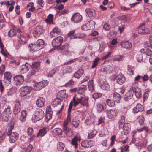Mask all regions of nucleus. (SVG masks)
Here are the masks:
<instances>
[{
	"label": "nucleus",
	"mask_w": 152,
	"mask_h": 152,
	"mask_svg": "<svg viewBox=\"0 0 152 152\" xmlns=\"http://www.w3.org/2000/svg\"><path fill=\"white\" fill-rule=\"evenodd\" d=\"M30 67V65L28 63H26L25 64L22 65L20 67L21 73L26 72Z\"/></svg>",
	"instance_id": "obj_20"
},
{
	"label": "nucleus",
	"mask_w": 152,
	"mask_h": 152,
	"mask_svg": "<svg viewBox=\"0 0 152 152\" xmlns=\"http://www.w3.org/2000/svg\"><path fill=\"white\" fill-rule=\"evenodd\" d=\"M96 104V109L98 112L101 113L104 110V107L103 104L99 102L97 103Z\"/></svg>",
	"instance_id": "obj_36"
},
{
	"label": "nucleus",
	"mask_w": 152,
	"mask_h": 152,
	"mask_svg": "<svg viewBox=\"0 0 152 152\" xmlns=\"http://www.w3.org/2000/svg\"><path fill=\"white\" fill-rule=\"evenodd\" d=\"M47 83L45 81L37 83L34 85V89L35 90H40L47 85Z\"/></svg>",
	"instance_id": "obj_7"
},
{
	"label": "nucleus",
	"mask_w": 152,
	"mask_h": 152,
	"mask_svg": "<svg viewBox=\"0 0 152 152\" xmlns=\"http://www.w3.org/2000/svg\"><path fill=\"white\" fill-rule=\"evenodd\" d=\"M86 89V86H83L80 87L78 90V93L82 94L85 91Z\"/></svg>",
	"instance_id": "obj_56"
},
{
	"label": "nucleus",
	"mask_w": 152,
	"mask_h": 152,
	"mask_svg": "<svg viewBox=\"0 0 152 152\" xmlns=\"http://www.w3.org/2000/svg\"><path fill=\"white\" fill-rule=\"evenodd\" d=\"M44 115V113L43 111L40 109H37L33 115L32 120L33 122H35L42 119Z\"/></svg>",
	"instance_id": "obj_1"
},
{
	"label": "nucleus",
	"mask_w": 152,
	"mask_h": 152,
	"mask_svg": "<svg viewBox=\"0 0 152 152\" xmlns=\"http://www.w3.org/2000/svg\"><path fill=\"white\" fill-rule=\"evenodd\" d=\"M96 134V131L95 130L92 131L91 133L88 134V138L91 139L93 138L95 136Z\"/></svg>",
	"instance_id": "obj_58"
},
{
	"label": "nucleus",
	"mask_w": 152,
	"mask_h": 152,
	"mask_svg": "<svg viewBox=\"0 0 152 152\" xmlns=\"http://www.w3.org/2000/svg\"><path fill=\"white\" fill-rule=\"evenodd\" d=\"M88 100V98L85 97H83L82 96V99L81 100L80 103L83 105L88 107H89Z\"/></svg>",
	"instance_id": "obj_30"
},
{
	"label": "nucleus",
	"mask_w": 152,
	"mask_h": 152,
	"mask_svg": "<svg viewBox=\"0 0 152 152\" xmlns=\"http://www.w3.org/2000/svg\"><path fill=\"white\" fill-rule=\"evenodd\" d=\"M27 133L28 135H32L34 133L33 129L31 127L28 128L27 131Z\"/></svg>",
	"instance_id": "obj_63"
},
{
	"label": "nucleus",
	"mask_w": 152,
	"mask_h": 152,
	"mask_svg": "<svg viewBox=\"0 0 152 152\" xmlns=\"http://www.w3.org/2000/svg\"><path fill=\"white\" fill-rule=\"evenodd\" d=\"M83 72V69H80L75 73L74 77L76 78H79L82 75Z\"/></svg>",
	"instance_id": "obj_29"
},
{
	"label": "nucleus",
	"mask_w": 152,
	"mask_h": 152,
	"mask_svg": "<svg viewBox=\"0 0 152 152\" xmlns=\"http://www.w3.org/2000/svg\"><path fill=\"white\" fill-rule=\"evenodd\" d=\"M82 99V95H76L75 97H74L73 98V106H76L79 103H80L81 100Z\"/></svg>",
	"instance_id": "obj_16"
},
{
	"label": "nucleus",
	"mask_w": 152,
	"mask_h": 152,
	"mask_svg": "<svg viewBox=\"0 0 152 152\" xmlns=\"http://www.w3.org/2000/svg\"><path fill=\"white\" fill-rule=\"evenodd\" d=\"M63 41L62 37L61 36H59L53 40L52 44L54 47L58 48L61 45Z\"/></svg>",
	"instance_id": "obj_4"
},
{
	"label": "nucleus",
	"mask_w": 152,
	"mask_h": 152,
	"mask_svg": "<svg viewBox=\"0 0 152 152\" xmlns=\"http://www.w3.org/2000/svg\"><path fill=\"white\" fill-rule=\"evenodd\" d=\"M14 80L16 85L20 86L23 83L24 78L22 75H19L15 76Z\"/></svg>",
	"instance_id": "obj_6"
},
{
	"label": "nucleus",
	"mask_w": 152,
	"mask_h": 152,
	"mask_svg": "<svg viewBox=\"0 0 152 152\" xmlns=\"http://www.w3.org/2000/svg\"><path fill=\"white\" fill-rule=\"evenodd\" d=\"M81 145L82 147L85 148L91 147L93 145V142L92 141L87 140L82 141L81 143Z\"/></svg>",
	"instance_id": "obj_18"
},
{
	"label": "nucleus",
	"mask_w": 152,
	"mask_h": 152,
	"mask_svg": "<svg viewBox=\"0 0 152 152\" xmlns=\"http://www.w3.org/2000/svg\"><path fill=\"white\" fill-rule=\"evenodd\" d=\"M45 101L44 98L42 97H39L36 101V104L38 107H41L44 105Z\"/></svg>",
	"instance_id": "obj_26"
},
{
	"label": "nucleus",
	"mask_w": 152,
	"mask_h": 152,
	"mask_svg": "<svg viewBox=\"0 0 152 152\" xmlns=\"http://www.w3.org/2000/svg\"><path fill=\"white\" fill-rule=\"evenodd\" d=\"M18 37L19 38L18 40L20 43L24 44L26 42V38L24 36L22 35H18Z\"/></svg>",
	"instance_id": "obj_37"
},
{
	"label": "nucleus",
	"mask_w": 152,
	"mask_h": 152,
	"mask_svg": "<svg viewBox=\"0 0 152 152\" xmlns=\"http://www.w3.org/2000/svg\"><path fill=\"white\" fill-rule=\"evenodd\" d=\"M88 85L89 90L91 91H93L94 89V86L93 80H90L88 82Z\"/></svg>",
	"instance_id": "obj_44"
},
{
	"label": "nucleus",
	"mask_w": 152,
	"mask_h": 152,
	"mask_svg": "<svg viewBox=\"0 0 152 152\" xmlns=\"http://www.w3.org/2000/svg\"><path fill=\"white\" fill-rule=\"evenodd\" d=\"M101 87L103 90H107L109 88V86L107 82L104 80L101 81Z\"/></svg>",
	"instance_id": "obj_22"
},
{
	"label": "nucleus",
	"mask_w": 152,
	"mask_h": 152,
	"mask_svg": "<svg viewBox=\"0 0 152 152\" xmlns=\"http://www.w3.org/2000/svg\"><path fill=\"white\" fill-rule=\"evenodd\" d=\"M143 110L144 108L143 105L140 104L138 103L136 106L133 108V112L134 113H136L141 112Z\"/></svg>",
	"instance_id": "obj_13"
},
{
	"label": "nucleus",
	"mask_w": 152,
	"mask_h": 152,
	"mask_svg": "<svg viewBox=\"0 0 152 152\" xmlns=\"http://www.w3.org/2000/svg\"><path fill=\"white\" fill-rule=\"evenodd\" d=\"M58 95L62 98H65L67 96L66 90H63L60 91L58 93Z\"/></svg>",
	"instance_id": "obj_43"
},
{
	"label": "nucleus",
	"mask_w": 152,
	"mask_h": 152,
	"mask_svg": "<svg viewBox=\"0 0 152 152\" xmlns=\"http://www.w3.org/2000/svg\"><path fill=\"white\" fill-rule=\"evenodd\" d=\"M131 125L128 123L124 124L123 126V129L124 134L125 135H127L129 132L130 130Z\"/></svg>",
	"instance_id": "obj_21"
},
{
	"label": "nucleus",
	"mask_w": 152,
	"mask_h": 152,
	"mask_svg": "<svg viewBox=\"0 0 152 152\" xmlns=\"http://www.w3.org/2000/svg\"><path fill=\"white\" fill-rule=\"evenodd\" d=\"M86 11L90 17L94 18L96 16V12L93 9H86Z\"/></svg>",
	"instance_id": "obj_27"
},
{
	"label": "nucleus",
	"mask_w": 152,
	"mask_h": 152,
	"mask_svg": "<svg viewBox=\"0 0 152 152\" xmlns=\"http://www.w3.org/2000/svg\"><path fill=\"white\" fill-rule=\"evenodd\" d=\"M134 94V90L132 88H131L124 96V99L125 101H128L131 99Z\"/></svg>",
	"instance_id": "obj_15"
},
{
	"label": "nucleus",
	"mask_w": 152,
	"mask_h": 152,
	"mask_svg": "<svg viewBox=\"0 0 152 152\" xmlns=\"http://www.w3.org/2000/svg\"><path fill=\"white\" fill-rule=\"evenodd\" d=\"M5 113L6 115H9V117L10 118L12 113V111L11 110V107L8 106L7 107L5 108L4 111L3 112V113Z\"/></svg>",
	"instance_id": "obj_41"
},
{
	"label": "nucleus",
	"mask_w": 152,
	"mask_h": 152,
	"mask_svg": "<svg viewBox=\"0 0 152 152\" xmlns=\"http://www.w3.org/2000/svg\"><path fill=\"white\" fill-rule=\"evenodd\" d=\"M53 15L50 14L48 16L47 18L45 20V21L48 24H51L53 22Z\"/></svg>",
	"instance_id": "obj_33"
},
{
	"label": "nucleus",
	"mask_w": 152,
	"mask_h": 152,
	"mask_svg": "<svg viewBox=\"0 0 152 152\" xmlns=\"http://www.w3.org/2000/svg\"><path fill=\"white\" fill-rule=\"evenodd\" d=\"M37 72V71L34 69V68L31 67L30 70L28 73V75L29 76H31L35 74L36 72Z\"/></svg>",
	"instance_id": "obj_57"
},
{
	"label": "nucleus",
	"mask_w": 152,
	"mask_h": 152,
	"mask_svg": "<svg viewBox=\"0 0 152 152\" xmlns=\"http://www.w3.org/2000/svg\"><path fill=\"white\" fill-rule=\"evenodd\" d=\"M81 139L80 136L78 135H77L75 136L72 139L71 143L75 148H77L78 146V142L80 141Z\"/></svg>",
	"instance_id": "obj_8"
},
{
	"label": "nucleus",
	"mask_w": 152,
	"mask_h": 152,
	"mask_svg": "<svg viewBox=\"0 0 152 152\" xmlns=\"http://www.w3.org/2000/svg\"><path fill=\"white\" fill-rule=\"evenodd\" d=\"M15 35V32L14 29L10 30L8 32V36L9 37H12Z\"/></svg>",
	"instance_id": "obj_61"
},
{
	"label": "nucleus",
	"mask_w": 152,
	"mask_h": 152,
	"mask_svg": "<svg viewBox=\"0 0 152 152\" xmlns=\"http://www.w3.org/2000/svg\"><path fill=\"white\" fill-rule=\"evenodd\" d=\"M55 69H53L52 70L50 71L49 72L48 74V76L49 77H52L53 75L55 74V72H56Z\"/></svg>",
	"instance_id": "obj_62"
},
{
	"label": "nucleus",
	"mask_w": 152,
	"mask_h": 152,
	"mask_svg": "<svg viewBox=\"0 0 152 152\" xmlns=\"http://www.w3.org/2000/svg\"><path fill=\"white\" fill-rule=\"evenodd\" d=\"M32 88L28 86L22 87L19 90L20 95V96L23 97L29 94L32 91Z\"/></svg>",
	"instance_id": "obj_2"
},
{
	"label": "nucleus",
	"mask_w": 152,
	"mask_h": 152,
	"mask_svg": "<svg viewBox=\"0 0 152 152\" xmlns=\"http://www.w3.org/2000/svg\"><path fill=\"white\" fill-rule=\"evenodd\" d=\"M52 112H50V113L46 112L45 118H46L48 120H50L52 117Z\"/></svg>",
	"instance_id": "obj_59"
},
{
	"label": "nucleus",
	"mask_w": 152,
	"mask_h": 152,
	"mask_svg": "<svg viewBox=\"0 0 152 152\" xmlns=\"http://www.w3.org/2000/svg\"><path fill=\"white\" fill-rule=\"evenodd\" d=\"M135 94L137 98H139L141 96V90L139 88H137L135 89Z\"/></svg>",
	"instance_id": "obj_47"
},
{
	"label": "nucleus",
	"mask_w": 152,
	"mask_h": 152,
	"mask_svg": "<svg viewBox=\"0 0 152 152\" xmlns=\"http://www.w3.org/2000/svg\"><path fill=\"white\" fill-rule=\"evenodd\" d=\"M124 56L123 55H118L115 56L113 59V61H119L122 60Z\"/></svg>",
	"instance_id": "obj_49"
},
{
	"label": "nucleus",
	"mask_w": 152,
	"mask_h": 152,
	"mask_svg": "<svg viewBox=\"0 0 152 152\" xmlns=\"http://www.w3.org/2000/svg\"><path fill=\"white\" fill-rule=\"evenodd\" d=\"M80 122L76 117H74L73 119L72 124L75 127L77 128Z\"/></svg>",
	"instance_id": "obj_39"
},
{
	"label": "nucleus",
	"mask_w": 152,
	"mask_h": 152,
	"mask_svg": "<svg viewBox=\"0 0 152 152\" xmlns=\"http://www.w3.org/2000/svg\"><path fill=\"white\" fill-rule=\"evenodd\" d=\"M95 24V22L93 21H90L87 22V25L88 26L89 30L92 29L94 28Z\"/></svg>",
	"instance_id": "obj_50"
},
{
	"label": "nucleus",
	"mask_w": 152,
	"mask_h": 152,
	"mask_svg": "<svg viewBox=\"0 0 152 152\" xmlns=\"http://www.w3.org/2000/svg\"><path fill=\"white\" fill-rule=\"evenodd\" d=\"M138 32L140 34H148L150 32V29L145 26H140L139 27L138 29Z\"/></svg>",
	"instance_id": "obj_9"
},
{
	"label": "nucleus",
	"mask_w": 152,
	"mask_h": 152,
	"mask_svg": "<svg viewBox=\"0 0 152 152\" xmlns=\"http://www.w3.org/2000/svg\"><path fill=\"white\" fill-rule=\"evenodd\" d=\"M67 122H63V131L66 134H67L69 133H72L73 131L72 129L68 126Z\"/></svg>",
	"instance_id": "obj_12"
},
{
	"label": "nucleus",
	"mask_w": 152,
	"mask_h": 152,
	"mask_svg": "<svg viewBox=\"0 0 152 152\" xmlns=\"http://www.w3.org/2000/svg\"><path fill=\"white\" fill-rule=\"evenodd\" d=\"M142 53L145 54L148 56H151L152 55V51L149 49L146 48L142 49L140 50Z\"/></svg>",
	"instance_id": "obj_35"
},
{
	"label": "nucleus",
	"mask_w": 152,
	"mask_h": 152,
	"mask_svg": "<svg viewBox=\"0 0 152 152\" xmlns=\"http://www.w3.org/2000/svg\"><path fill=\"white\" fill-rule=\"evenodd\" d=\"M125 117L124 116H121V119L118 122L119 125V128H122L124 124H125Z\"/></svg>",
	"instance_id": "obj_38"
},
{
	"label": "nucleus",
	"mask_w": 152,
	"mask_h": 152,
	"mask_svg": "<svg viewBox=\"0 0 152 152\" xmlns=\"http://www.w3.org/2000/svg\"><path fill=\"white\" fill-rule=\"evenodd\" d=\"M102 94L100 93L96 92L94 93L92 95V98L95 100L98 99L102 96Z\"/></svg>",
	"instance_id": "obj_54"
},
{
	"label": "nucleus",
	"mask_w": 152,
	"mask_h": 152,
	"mask_svg": "<svg viewBox=\"0 0 152 152\" xmlns=\"http://www.w3.org/2000/svg\"><path fill=\"white\" fill-rule=\"evenodd\" d=\"M114 69V68L113 66L108 65L106 67L107 73L112 72Z\"/></svg>",
	"instance_id": "obj_53"
},
{
	"label": "nucleus",
	"mask_w": 152,
	"mask_h": 152,
	"mask_svg": "<svg viewBox=\"0 0 152 152\" xmlns=\"http://www.w3.org/2000/svg\"><path fill=\"white\" fill-rule=\"evenodd\" d=\"M12 77V75L10 72H6L4 74V82H7L10 83L11 81V79Z\"/></svg>",
	"instance_id": "obj_23"
},
{
	"label": "nucleus",
	"mask_w": 152,
	"mask_h": 152,
	"mask_svg": "<svg viewBox=\"0 0 152 152\" xmlns=\"http://www.w3.org/2000/svg\"><path fill=\"white\" fill-rule=\"evenodd\" d=\"M61 99L57 98L54 99L53 102L56 105L59 104L61 103Z\"/></svg>",
	"instance_id": "obj_64"
},
{
	"label": "nucleus",
	"mask_w": 152,
	"mask_h": 152,
	"mask_svg": "<svg viewBox=\"0 0 152 152\" xmlns=\"http://www.w3.org/2000/svg\"><path fill=\"white\" fill-rule=\"evenodd\" d=\"M82 18V16L79 13L74 14L71 18L72 21L75 23H77L81 21Z\"/></svg>",
	"instance_id": "obj_11"
},
{
	"label": "nucleus",
	"mask_w": 152,
	"mask_h": 152,
	"mask_svg": "<svg viewBox=\"0 0 152 152\" xmlns=\"http://www.w3.org/2000/svg\"><path fill=\"white\" fill-rule=\"evenodd\" d=\"M48 130V128L46 127H44L40 129L37 134V137H38L39 136L43 137L45 134Z\"/></svg>",
	"instance_id": "obj_24"
},
{
	"label": "nucleus",
	"mask_w": 152,
	"mask_h": 152,
	"mask_svg": "<svg viewBox=\"0 0 152 152\" xmlns=\"http://www.w3.org/2000/svg\"><path fill=\"white\" fill-rule=\"evenodd\" d=\"M64 147L65 145L62 142H59L58 143L57 148L59 151H62L64 149Z\"/></svg>",
	"instance_id": "obj_51"
},
{
	"label": "nucleus",
	"mask_w": 152,
	"mask_h": 152,
	"mask_svg": "<svg viewBox=\"0 0 152 152\" xmlns=\"http://www.w3.org/2000/svg\"><path fill=\"white\" fill-rule=\"evenodd\" d=\"M62 129L60 128H56L53 130V134L55 135H61L62 134Z\"/></svg>",
	"instance_id": "obj_31"
},
{
	"label": "nucleus",
	"mask_w": 152,
	"mask_h": 152,
	"mask_svg": "<svg viewBox=\"0 0 152 152\" xmlns=\"http://www.w3.org/2000/svg\"><path fill=\"white\" fill-rule=\"evenodd\" d=\"M30 47V50L31 51H36L39 50V49L37 47V45H36V43L34 44H30L29 45Z\"/></svg>",
	"instance_id": "obj_42"
},
{
	"label": "nucleus",
	"mask_w": 152,
	"mask_h": 152,
	"mask_svg": "<svg viewBox=\"0 0 152 152\" xmlns=\"http://www.w3.org/2000/svg\"><path fill=\"white\" fill-rule=\"evenodd\" d=\"M1 49V53L5 57H7V55L8 54V52L6 50H4V48H0Z\"/></svg>",
	"instance_id": "obj_60"
},
{
	"label": "nucleus",
	"mask_w": 152,
	"mask_h": 152,
	"mask_svg": "<svg viewBox=\"0 0 152 152\" xmlns=\"http://www.w3.org/2000/svg\"><path fill=\"white\" fill-rule=\"evenodd\" d=\"M128 70L130 75H134L133 72L134 70V68L133 67L130 65H128Z\"/></svg>",
	"instance_id": "obj_55"
},
{
	"label": "nucleus",
	"mask_w": 152,
	"mask_h": 152,
	"mask_svg": "<svg viewBox=\"0 0 152 152\" xmlns=\"http://www.w3.org/2000/svg\"><path fill=\"white\" fill-rule=\"evenodd\" d=\"M86 121L87 124L90 125L94 123V119L93 117L90 116L88 118Z\"/></svg>",
	"instance_id": "obj_52"
},
{
	"label": "nucleus",
	"mask_w": 152,
	"mask_h": 152,
	"mask_svg": "<svg viewBox=\"0 0 152 152\" xmlns=\"http://www.w3.org/2000/svg\"><path fill=\"white\" fill-rule=\"evenodd\" d=\"M106 102L107 104L110 107H114L115 105V101L114 100L107 99Z\"/></svg>",
	"instance_id": "obj_45"
},
{
	"label": "nucleus",
	"mask_w": 152,
	"mask_h": 152,
	"mask_svg": "<svg viewBox=\"0 0 152 152\" xmlns=\"http://www.w3.org/2000/svg\"><path fill=\"white\" fill-rule=\"evenodd\" d=\"M26 115V111L25 110H22L21 112V115L19 118V119L22 123L25 122Z\"/></svg>",
	"instance_id": "obj_28"
},
{
	"label": "nucleus",
	"mask_w": 152,
	"mask_h": 152,
	"mask_svg": "<svg viewBox=\"0 0 152 152\" xmlns=\"http://www.w3.org/2000/svg\"><path fill=\"white\" fill-rule=\"evenodd\" d=\"M6 134L9 137V141L11 143L15 142L18 138V134L15 132L10 133L7 132Z\"/></svg>",
	"instance_id": "obj_3"
},
{
	"label": "nucleus",
	"mask_w": 152,
	"mask_h": 152,
	"mask_svg": "<svg viewBox=\"0 0 152 152\" xmlns=\"http://www.w3.org/2000/svg\"><path fill=\"white\" fill-rule=\"evenodd\" d=\"M43 31V29L41 26H38L33 32L34 36L35 37H39Z\"/></svg>",
	"instance_id": "obj_5"
},
{
	"label": "nucleus",
	"mask_w": 152,
	"mask_h": 152,
	"mask_svg": "<svg viewBox=\"0 0 152 152\" xmlns=\"http://www.w3.org/2000/svg\"><path fill=\"white\" fill-rule=\"evenodd\" d=\"M122 47L126 49L130 48L132 47L131 44L128 42H123L121 44Z\"/></svg>",
	"instance_id": "obj_32"
},
{
	"label": "nucleus",
	"mask_w": 152,
	"mask_h": 152,
	"mask_svg": "<svg viewBox=\"0 0 152 152\" xmlns=\"http://www.w3.org/2000/svg\"><path fill=\"white\" fill-rule=\"evenodd\" d=\"M117 82L120 85L122 84L125 81V78L123 75L120 73L116 76Z\"/></svg>",
	"instance_id": "obj_14"
},
{
	"label": "nucleus",
	"mask_w": 152,
	"mask_h": 152,
	"mask_svg": "<svg viewBox=\"0 0 152 152\" xmlns=\"http://www.w3.org/2000/svg\"><path fill=\"white\" fill-rule=\"evenodd\" d=\"M40 62H36L32 64V65L31 67L38 71L40 69Z\"/></svg>",
	"instance_id": "obj_40"
},
{
	"label": "nucleus",
	"mask_w": 152,
	"mask_h": 152,
	"mask_svg": "<svg viewBox=\"0 0 152 152\" xmlns=\"http://www.w3.org/2000/svg\"><path fill=\"white\" fill-rule=\"evenodd\" d=\"M35 43L36 45H37V47H38L40 50L44 48V46H45V44L44 41L42 39H39Z\"/></svg>",
	"instance_id": "obj_25"
},
{
	"label": "nucleus",
	"mask_w": 152,
	"mask_h": 152,
	"mask_svg": "<svg viewBox=\"0 0 152 152\" xmlns=\"http://www.w3.org/2000/svg\"><path fill=\"white\" fill-rule=\"evenodd\" d=\"M68 48L69 44H66L58 48V51L60 53L66 54L68 51Z\"/></svg>",
	"instance_id": "obj_17"
},
{
	"label": "nucleus",
	"mask_w": 152,
	"mask_h": 152,
	"mask_svg": "<svg viewBox=\"0 0 152 152\" xmlns=\"http://www.w3.org/2000/svg\"><path fill=\"white\" fill-rule=\"evenodd\" d=\"M2 121L7 122L9 119L10 118L9 117V115H6V113H3L1 114Z\"/></svg>",
	"instance_id": "obj_46"
},
{
	"label": "nucleus",
	"mask_w": 152,
	"mask_h": 152,
	"mask_svg": "<svg viewBox=\"0 0 152 152\" xmlns=\"http://www.w3.org/2000/svg\"><path fill=\"white\" fill-rule=\"evenodd\" d=\"M113 99L117 103H119L120 100L121 99V96L118 93H114L113 94Z\"/></svg>",
	"instance_id": "obj_34"
},
{
	"label": "nucleus",
	"mask_w": 152,
	"mask_h": 152,
	"mask_svg": "<svg viewBox=\"0 0 152 152\" xmlns=\"http://www.w3.org/2000/svg\"><path fill=\"white\" fill-rule=\"evenodd\" d=\"M108 118L109 119L114 118L118 113V111L116 110H110L106 111Z\"/></svg>",
	"instance_id": "obj_10"
},
{
	"label": "nucleus",
	"mask_w": 152,
	"mask_h": 152,
	"mask_svg": "<svg viewBox=\"0 0 152 152\" xmlns=\"http://www.w3.org/2000/svg\"><path fill=\"white\" fill-rule=\"evenodd\" d=\"M21 105L20 102L19 101H16L15 104L13 113L15 115L18 114L20 111Z\"/></svg>",
	"instance_id": "obj_19"
},
{
	"label": "nucleus",
	"mask_w": 152,
	"mask_h": 152,
	"mask_svg": "<svg viewBox=\"0 0 152 152\" xmlns=\"http://www.w3.org/2000/svg\"><path fill=\"white\" fill-rule=\"evenodd\" d=\"M100 60V58L99 57L96 58L93 61V64L91 66L92 68H94L96 67L98 63Z\"/></svg>",
	"instance_id": "obj_48"
}]
</instances>
